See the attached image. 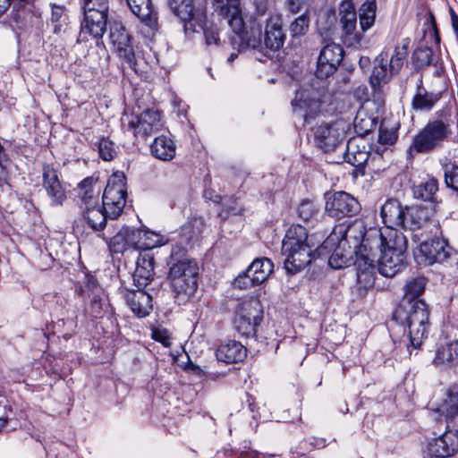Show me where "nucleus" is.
Returning a JSON list of instances; mask_svg holds the SVG:
<instances>
[{
	"instance_id": "f257e3e1",
	"label": "nucleus",
	"mask_w": 458,
	"mask_h": 458,
	"mask_svg": "<svg viewBox=\"0 0 458 458\" xmlns=\"http://www.w3.org/2000/svg\"><path fill=\"white\" fill-rule=\"evenodd\" d=\"M352 240L355 253L365 257V263L377 260L381 253V272L386 277L394 276L404 267L407 239L401 232L388 231L386 234L376 227L367 229L362 219H356L344 230V241Z\"/></svg>"
},
{
	"instance_id": "f03ea898",
	"label": "nucleus",
	"mask_w": 458,
	"mask_h": 458,
	"mask_svg": "<svg viewBox=\"0 0 458 458\" xmlns=\"http://www.w3.org/2000/svg\"><path fill=\"white\" fill-rule=\"evenodd\" d=\"M316 246L310 243L307 230L301 225H292L282 242V254L285 257L284 267L290 274H296L312 260Z\"/></svg>"
},
{
	"instance_id": "7ed1b4c3",
	"label": "nucleus",
	"mask_w": 458,
	"mask_h": 458,
	"mask_svg": "<svg viewBox=\"0 0 458 458\" xmlns=\"http://www.w3.org/2000/svg\"><path fill=\"white\" fill-rule=\"evenodd\" d=\"M186 250L181 246L172 249L168 265L169 281L176 297L187 298L197 289L199 267L195 260L185 259Z\"/></svg>"
},
{
	"instance_id": "20e7f679",
	"label": "nucleus",
	"mask_w": 458,
	"mask_h": 458,
	"mask_svg": "<svg viewBox=\"0 0 458 458\" xmlns=\"http://www.w3.org/2000/svg\"><path fill=\"white\" fill-rule=\"evenodd\" d=\"M394 318L408 327L411 344L419 347L429 327V310L425 301H402L394 313Z\"/></svg>"
},
{
	"instance_id": "39448f33",
	"label": "nucleus",
	"mask_w": 458,
	"mask_h": 458,
	"mask_svg": "<svg viewBox=\"0 0 458 458\" xmlns=\"http://www.w3.org/2000/svg\"><path fill=\"white\" fill-rule=\"evenodd\" d=\"M450 134L447 123L442 120L430 121L412 137L408 155L414 157L419 154H430L442 148Z\"/></svg>"
},
{
	"instance_id": "423d86ee",
	"label": "nucleus",
	"mask_w": 458,
	"mask_h": 458,
	"mask_svg": "<svg viewBox=\"0 0 458 458\" xmlns=\"http://www.w3.org/2000/svg\"><path fill=\"white\" fill-rule=\"evenodd\" d=\"M84 18L81 25L79 41H88L89 38L99 40L106 30L109 1L85 0Z\"/></svg>"
},
{
	"instance_id": "0eeeda50",
	"label": "nucleus",
	"mask_w": 458,
	"mask_h": 458,
	"mask_svg": "<svg viewBox=\"0 0 458 458\" xmlns=\"http://www.w3.org/2000/svg\"><path fill=\"white\" fill-rule=\"evenodd\" d=\"M121 124L124 131L143 139L159 131L164 126L160 112L154 109H147L139 115L125 114L121 118Z\"/></svg>"
},
{
	"instance_id": "6e6552de",
	"label": "nucleus",
	"mask_w": 458,
	"mask_h": 458,
	"mask_svg": "<svg viewBox=\"0 0 458 458\" xmlns=\"http://www.w3.org/2000/svg\"><path fill=\"white\" fill-rule=\"evenodd\" d=\"M126 182L123 173L113 174L104 190L102 206L109 219L117 218L126 204Z\"/></svg>"
},
{
	"instance_id": "1a4fd4ad",
	"label": "nucleus",
	"mask_w": 458,
	"mask_h": 458,
	"mask_svg": "<svg viewBox=\"0 0 458 458\" xmlns=\"http://www.w3.org/2000/svg\"><path fill=\"white\" fill-rule=\"evenodd\" d=\"M228 25L240 39V50L259 49L262 46V24L255 17L246 21L242 13L228 20Z\"/></svg>"
},
{
	"instance_id": "9d476101",
	"label": "nucleus",
	"mask_w": 458,
	"mask_h": 458,
	"mask_svg": "<svg viewBox=\"0 0 458 458\" xmlns=\"http://www.w3.org/2000/svg\"><path fill=\"white\" fill-rule=\"evenodd\" d=\"M361 207L359 201L345 191L326 193V213L335 219L356 216Z\"/></svg>"
},
{
	"instance_id": "9b49d317",
	"label": "nucleus",
	"mask_w": 458,
	"mask_h": 458,
	"mask_svg": "<svg viewBox=\"0 0 458 458\" xmlns=\"http://www.w3.org/2000/svg\"><path fill=\"white\" fill-rule=\"evenodd\" d=\"M109 38L118 55L127 63L130 68L134 69L136 58L131 37L122 22L113 21L110 23Z\"/></svg>"
},
{
	"instance_id": "f8f14e48",
	"label": "nucleus",
	"mask_w": 458,
	"mask_h": 458,
	"mask_svg": "<svg viewBox=\"0 0 458 458\" xmlns=\"http://www.w3.org/2000/svg\"><path fill=\"white\" fill-rule=\"evenodd\" d=\"M344 138V123L343 122L322 123L314 128L315 142L324 152L335 150Z\"/></svg>"
},
{
	"instance_id": "ddd939ff",
	"label": "nucleus",
	"mask_w": 458,
	"mask_h": 458,
	"mask_svg": "<svg viewBox=\"0 0 458 458\" xmlns=\"http://www.w3.org/2000/svg\"><path fill=\"white\" fill-rule=\"evenodd\" d=\"M342 38L347 47H358L361 45L362 34L357 30V13L352 3H344L340 7Z\"/></svg>"
},
{
	"instance_id": "4468645a",
	"label": "nucleus",
	"mask_w": 458,
	"mask_h": 458,
	"mask_svg": "<svg viewBox=\"0 0 458 458\" xmlns=\"http://www.w3.org/2000/svg\"><path fill=\"white\" fill-rule=\"evenodd\" d=\"M420 252L428 264L447 263L456 254L455 250L445 238L436 237L420 245Z\"/></svg>"
},
{
	"instance_id": "2eb2a0df",
	"label": "nucleus",
	"mask_w": 458,
	"mask_h": 458,
	"mask_svg": "<svg viewBox=\"0 0 458 458\" xmlns=\"http://www.w3.org/2000/svg\"><path fill=\"white\" fill-rule=\"evenodd\" d=\"M344 57V49L338 44L328 43L321 49L316 70V76L326 79L332 75L341 64Z\"/></svg>"
},
{
	"instance_id": "dca6fc26",
	"label": "nucleus",
	"mask_w": 458,
	"mask_h": 458,
	"mask_svg": "<svg viewBox=\"0 0 458 458\" xmlns=\"http://www.w3.org/2000/svg\"><path fill=\"white\" fill-rule=\"evenodd\" d=\"M397 199H390L381 208V216L387 229L383 232L386 234L388 231L399 232V228H406V210Z\"/></svg>"
},
{
	"instance_id": "f3484780",
	"label": "nucleus",
	"mask_w": 458,
	"mask_h": 458,
	"mask_svg": "<svg viewBox=\"0 0 458 458\" xmlns=\"http://www.w3.org/2000/svg\"><path fill=\"white\" fill-rule=\"evenodd\" d=\"M457 452L458 437L452 431L444 433L428 444V453L432 457H449Z\"/></svg>"
},
{
	"instance_id": "a211bd4d",
	"label": "nucleus",
	"mask_w": 458,
	"mask_h": 458,
	"mask_svg": "<svg viewBox=\"0 0 458 458\" xmlns=\"http://www.w3.org/2000/svg\"><path fill=\"white\" fill-rule=\"evenodd\" d=\"M336 241H338V245L329 257L328 264L331 267L335 269H340L350 266L352 260L353 250H352L351 248H349V250H345V242L339 240L335 233L331 234L323 242L321 248L327 249L329 245H333Z\"/></svg>"
},
{
	"instance_id": "6ab92c4d",
	"label": "nucleus",
	"mask_w": 458,
	"mask_h": 458,
	"mask_svg": "<svg viewBox=\"0 0 458 458\" xmlns=\"http://www.w3.org/2000/svg\"><path fill=\"white\" fill-rule=\"evenodd\" d=\"M43 186L53 205H63L66 199L65 191L58 179L56 171L47 165L43 167Z\"/></svg>"
},
{
	"instance_id": "aec40b11",
	"label": "nucleus",
	"mask_w": 458,
	"mask_h": 458,
	"mask_svg": "<svg viewBox=\"0 0 458 458\" xmlns=\"http://www.w3.org/2000/svg\"><path fill=\"white\" fill-rule=\"evenodd\" d=\"M123 297L131 311L139 318L146 317L152 310V298L145 291L124 290Z\"/></svg>"
},
{
	"instance_id": "412c9836",
	"label": "nucleus",
	"mask_w": 458,
	"mask_h": 458,
	"mask_svg": "<svg viewBox=\"0 0 458 458\" xmlns=\"http://www.w3.org/2000/svg\"><path fill=\"white\" fill-rule=\"evenodd\" d=\"M101 187L98 185V180L87 177L78 186L77 198L80 209L98 207L99 205V194Z\"/></svg>"
},
{
	"instance_id": "4be33fe9",
	"label": "nucleus",
	"mask_w": 458,
	"mask_h": 458,
	"mask_svg": "<svg viewBox=\"0 0 458 458\" xmlns=\"http://www.w3.org/2000/svg\"><path fill=\"white\" fill-rule=\"evenodd\" d=\"M172 12L184 22V30L196 31L195 21H201L195 13L193 0H169Z\"/></svg>"
},
{
	"instance_id": "5701e85b",
	"label": "nucleus",
	"mask_w": 458,
	"mask_h": 458,
	"mask_svg": "<svg viewBox=\"0 0 458 458\" xmlns=\"http://www.w3.org/2000/svg\"><path fill=\"white\" fill-rule=\"evenodd\" d=\"M377 260L371 264L365 263V257L356 256L355 265L357 266V283L360 288L369 289L374 286L375 283V269L377 264L378 272L386 276L380 269L381 267V253L377 254Z\"/></svg>"
},
{
	"instance_id": "b1692460",
	"label": "nucleus",
	"mask_w": 458,
	"mask_h": 458,
	"mask_svg": "<svg viewBox=\"0 0 458 458\" xmlns=\"http://www.w3.org/2000/svg\"><path fill=\"white\" fill-rule=\"evenodd\" d=\"M285 38L286 35L283 30L281 18L270 17L267 20L264 34L266 47L273 51L279 50L284 46Z\"/></svg>"
},
{
	"instance_id": "393cba45",
	"label": "nucleus",
	"mask_w": 458,
	"mask_h": 458,
	"mask_svg": "<svg viewBox=\"0 0 458 458\" xmlns=\"http://www.w3.org/2000/svg\"><path fill=\"white\" fill-rule=\"evenodd\" d=\"M154 257L148 252L140 253L136 261L133 281L138 287L146 286L154 278Z\"/></svg>"
},
{
	"instance_id": "a878e982",
	"label": "nucleus",
	"mask_w": 458,
	"mask_h": 458,
	"mask_svg": "<svg viewBox=\"0 0 458 458\" xmlns=\"http://www.w3.org/2000/svg\"><path fill=\"white\" fill-rule=\"evenodd\" d=\"M387 53L382 52L376 59L377 64H375L369 78L370 86L375 91H380L381 87L395 75L391 73L390 68L387 69Z\"/></svg>"
},
{
	"instance_id": "bb28decb",
	"label": "nucleus",
	"mask_w": 458,
	"mask_h": 458,
	"mask_svg": "<svg viewBox=\"0 0 458 458\" xmlns=\"http://www.w3.org/2000/svg\"><path fill=\"white\" fill-rule=\"evenodd\" d=\"M246 348L237 341H228L222 344L216 352V359L225 363H236L244 360Z\"/></svg>"
},
{
	"instance_id": "cd10ccee",
	"label": "nucleus",
	"mask_w": 458,
	"mask_h": 458,
	"mask_svg": "<svg viewBox=\"0 0 458 458\" xmlns=\"http://www.w3.org/2000/svg\"><path fill=\"white\" fill-rule=\"evenodd\" d=\"M439 93L428 92L422 85V80L417 87L416 93L411 101V106L416 111H429L440 99Z\"/></svg>"
},
{
	"instance_id": "c85d7f7f",
	"label": "nucleus",
	"mask_w": 458,
	"mask_h": 458,
	"mask_svg": "<svg viewBox=\"0 0 458 458\" xmlns=\"http://www.w3.org/2000/svg\"><path fill=\"white\" fill-rule=\"evenodd\" d=\"M274 269L273 262L267 258H258L248 267L246 269L247 276L249 275L254 284L264 283Z\"/></svg>"
},
{
	"instance_id": "c756f323",
	"label": "nucleus",
	"mask_w": 458,
	"mask_h": 458,
	"mask_svg": "<svg viewBox=\"0 0 458 458\" xmlns=\"http://www.w3.org/2000/svg\"><path fill=\"white\" fill-rule=\"evenodd\" d=\"M175 144L174 140L166 135H161L155 138L150 146L151 154L157 159L163 161L172 160L175 156Z\"/></svg>"
},
{
	"instance_id": "7c9ffc66",
	"label": "nucleus",
	"mask_w": 458,
	"mask_h": 458,
	"mask_svg": "<svg viewBox=\"0 0 458 458\" xmlns=\"http://www.w3.org/2000/svg\"><path fill=\"white\" fill-rule=\"evenodd\" d=\"M294 112H300L305 121L312 118L320 108V103L315 98H309L304 91H298L295 98L292 101Z\"/></svg>"
},
{
	"instance_id": "2f4dec72",
	"label": "nucleus",
	"mask_w": 458,
	"mask_h": 458,
	"mask_svg": "<svg viewBox=\"0 0 458 458\" xmlns=\"http://www.w3.org/2000/svg\"><path fill=\"white\" fill-rule=\"evenodd\" d=\"M82 220L94 231H100L106 225V220L109 218L103 206L85 208L81 209Z\"/></svg>"
},
{
	"instance_id": "473e14b6",
	"label": "nucleus",
	"mask_w": 458,
	"mask_h": 458,
	"mask_svg": "<svg viewBox=\"0 0 458 458\" xmlns=\"http://www.w3.org/2000/svg\"><path fill=\"white\" fill-rule=\"evenodd\" d=\"M438 191V181L435 177L428 176L412 189L413 196L417 199L434 202Z\"/></svg>"
},
{
	"instance_id": "72a5a7b5",
	"label": "nucleus",
	"mask_w": 458,
	"mask_h": 458,
	"mask_svg": "<svg viewBox=\"0 0 458 458\" xmlns=\"http://www.w3.org/2000/svg\"><path fill=\"white\" fill-rule=\"evenodd\" d=\"M130 10L140 21L152 25L154 18V8L150 0H131L127 3Z\"/></svg>"
},
{
	"instance_id": "f704fd0d",
	"label": "nucleus",
	"mask_w": 458,
	"mask_h": 458,
	"mask_svg": "<svg viewBox=\"0 0 458 458\" xmlns=\"http://www.w3.org/2000/svg\"><path fill=\"white\" fill-rule=\"evenodd\" d=\"M410 42L409 38H403L400 44L394 47L389 61V68L392 74L397 75L403 68L408 55Z\"/></svg>"
},
{
	"instance_id": "c9c22d12",
	"label": "nucleus",
	"mask_w": 458,
	"mask_h": 458,
	"mask_svg": "<svg viewBox=\"0 0 458 458\" xmlns=\"http://www.w3.org/2000/svg\"><path fill=\"white\" fill-rule=\"evenodd\" d=\"M236 314L250 318L254 321H261L263 318L262 305L257 298L244 300L239 304Z\"/></svg>"
},
{
	"instance_id": "e433bc0d",
	"label": "nucleus",
	"mask_w": 458,
	"mask_h": 458,
	"mask_svg": "<svg viewBox=\"0 0 458 458\" xmlns=\"http://www.w3.org/2000/svg\"><path fill=\"white\" fill-rule=\"evenodd\" d=\"M140 240V229L124 227L113 237L112 242L114 246L123 242L124 247L128 246L139 249Z\"/></svg>"
},
{
	"instance_id": "4c0bfd02",
	"label": "nucleus",
	"mask_w": 458,
	"mask_h": 458,
	"mask_svg": "<svg viewBox=\"0 0 458 458\" xmlns=\"http://www.w3.org/2000/svg\"><path fill=\"white\" fill-rule=\"evenodd\" d=\"M433 364L440 369H445L456 365L454 351L453 349V341L437 350Z\"/></svg>"
},
{
	"instance_id": "58836bf2",
	"label": "nucleus",
	"mask_w": 458,
	"mask_h": 458,
	"mask_svg": "<svg viewBox=\"0 0 458 458\" xmlns=\"http://www.w3.org/2000/svg\"><path fill=\"white\" fill-rule=\"evenodd\" d=\"M377 3L376 0H366L360 8V26L362 31L370 29L376 20Z\"/></svg>"
},
{
	"instance_id": "ea45409f",
	"label": "nucleus",
	"mask_w": 458,
	"mask_h": 458,
	"mask_svg": "<svg viewBox=\"0 0 458 458\" xmlns=\"http://www.w3.org/2000/svg\"><path fill=\"white\" fill-rule=\"evenodd\" d=\"M427 280L425 277H415L407 281L404 285V296L402 301H415L423 293Z\"/></svg>"
},
{
	"instance_id": "a19ab883",
	"label": "nucleus",
	"mask_w": 458,
	"mask_h": 458,
	"mask_svg": "<svg viewBox=\"0 0 458 458\" xmlns=\"http://www.w3.org/2000/svg\"><path fill=\"white\" fill-rule=\"evenodd\" d=\"M439 411L448 417H454L458 414V386H454L449 388L446 397L439 407Z\"/></svg>"
},
{
	"instance_id": "79ce46f5",
	"label": "nucleus",
	"mask_w": 458,
	"mask_h": 458,
	"mask_svg": "<svg viewBox=\"0 0 458 458\" xmlns=\"http://www.w3.org/2000/svg\"><path fill=\"white\" fill-rule=\"evenodd\" d=\"M216 12L227 21L241 13L240 4L236 0H214Z\"/></svg>"
},
{
	"instance_id": "37998d69",
	"label": "nucleus",
	"mask_w": 458,
	"mask_h": 458,
	"mask_svg": "<svg viewBox=\"0 0 458 458\" xmlns=\"http://www.w3.org/2000/svg\"><path fill=\"white\" fill-rule=\"evenodd\" d=\"M260 324V321H254L250 318H245L244 316L237 315L234 318V326L236 330L242 336L250 337L255 336L257 332V327Z\"/></svg>"
},
{
	"instance_id": "c03bdc74",
	"label": "nucleus",
	"mask_w": 458,
	"mask_h": 458,
	"mask_svg": "<svg viewBox=\"0 0 458 458\" xmlns=\"http://www.w3.org/2000/svg\"><path fill=\"white\" fill-rule=\"evenodd\" d=\"M377 119L368 116L363 111H359L354 119L355 131L360 135H366L377 127Z\"/></svg>"
},
{
	"instance_id": "a18cd8bd",
	"label": "nucleus",
	"mask_w": 458,
	"mask_h": 458,
	"mask_svg": "<svg viewBox=\"0 0 458 458\" xmlns=\"http://www.w3.org/2000/svg\"><path fill=\"white\" fill-rule=\"evenodd\" d=\"M397 128L389 121L382 120L379 127L378 141L383 145H393L397 140Z\"/></svg>"
},
{
	"instance_id": "49530a36",
	"label": "nucleus",
	"mask_w": 458,
	"mask_h": 458,
	"mask_svg": "<svg viewBox=\"0 0 458 458\" xmlns=\"http://www.w3.org/2000/svg\"><path fill=\"white\" fill-rule=\"evenodd\" d=\"M412 62L416 68H422L433 64V51L428 47H419L412 54Z\"/></svg>"
},
{
	"instance_id": "de8ad7c7",
	"label": "nucleus",
	"mask_w": 458,
	"mask_h": 458,
	"mask_svg": "<svg viewBox=\"0 0 458 458\" xmlns=\"http://www.w3.org/2000/svg\"><path fill=\"white\" fill-rule=\"evenodd\" d=\"M310 15L309 13L306 12L297 17L291 24H290V33L293 38L304 36L310 27Z\"/></svg>"
},
{
	"instance_id": "09e8293b",
	"label": "nucleus",
	"mask_w": 458,
	"mask_h": 458,
	"mask_svg": "<svg viewBox=\"0 0 458 458\" xmlns=\"http://www.w3.org/2000/svg\"><path fill=\"white\" fill-rule=\"evenodd\" d=\"M443 169L445 185L458 191V165L449 162L443 165Z\"/></svg>"
},
{
	"instance_id": "8fccbe9b",
	"label": "nucleus",
	"mask_w": 458,
	"mask_h": 458,
	"mask_svg": "<svg viewBox=\"0 0 458 458\" xmlns=\"http://www.w3.org/2000/svg\"><path fill=\"white\" fill-rule=\"evenodd\" d=\"M199 26L203 30L205 41L208 46H218L220 44L219 28L217 25L206 22L203 26L200 24Z\"/></svg>"
},
{
	"instance_id": "3c124183",
	"label": "nucleus",
	"mask_w": 458,
	"mask_h": 458,
	"mask_svg": "<svg viewBox=\"0 0 458 458\" xmlns=\"http://www.w3.org/2000/svg\"><path fill=\"white\" fill-rule=\"evenodd\" d=\"M146 242L143 243L146 250L160 247L168 242V239L165 236L148 230H146Z\"/></svg>"
},
{
	"instance_id": "603ef678",
	"label": "nucleus",
	"mask_w": 458,
	"mask_h": 458,
	"mask_svg": "<svg viewBox=\"0 0 458 458\" xmlns=\"http://www.w3.org/2000/svg\"><path fill=\"white\" fill-rule=\"evenodd\" d=\"M318 213V209L316 208L315 204L310 200H303L298 208L299 216L304 221L310 220L316 216Z\"/></svg>"
},
{
	"instance_id": "864d4df0",
	"label": "nucleus",
	"mask_w": 458,
	"mask_h": 458,
	"mask_svg": "<svg viewBox=\"0 0 458 458\" xmlns=\"http://www.w3.org/2000/svg\"><path fill=\"white\" fill-rule=\"evenodd\" d=\"M98 152L100 157L105 161H110L116 156L114 143L106 139H102L99 141Z\"/></svg>"
},
{
	"instance_id": "5fc2aeb1",
	"label": "nucleus",
	"mask_w": 458,
	"mask_h": 458,
	"mask_svg": "<svg viewBox=\"0 0 458 458\" xmlns=\"http://www.w3.org/2000/svg\"><path fill=\"white\" fill-rule=\"evenodd\" d=\"M66 17L62 6L53 5L51 21L55 23V32H58L63 23H65Z\"/></svg>"
},
{
	"instance_id": "6e6d98bb",
	"label": "nucleus",
	"mask_w": 458,
	"mask_h": 458,
	"mask_svg": "<svg viewBox=\"0 0 458 458\" xmlns=\"http://www.w3.org/2000/svg\"><path fill=\"white\" fill-rule=\"evenodd\" d=\"M345 161L352 164L354 166L361 165L367 159V154L364 152H360L356 156L355 153L351 151V147L348 145L347 153L344 157Z\"/></svg>"
},
{
	"instance_id": "4d7b16f0",
	"label": "nucleus",
	"mask_w": 458,
	"mask_h": 458,
	"mask_svg": "<svg viewBox=\"0 0 458 458\" xmlns=\"http://www.w3.org/2000/svg\"><path fill=\"white\" fill-rule=\"evenodd\" d=\"M89 315L93 318H98L103 312V301L99 296H93L88 308Z\"/></svg>"
},
{
	"instance_id": "13d9d810",
	"label": "nucleus",
	"mask_w": 458,
	"mask_h": 458,
	"mask_svg": "<svg viewBox=\"0 0 458 458\" xmlns=\"http://www.w3.org/2000/svg\"><path fill=\"white\" fill-rule=\"evenodd\" d=\"M152 338L160 342L164 346L168 347L171 345V337L167 329L155 328L152 331Z\"/></svg>"
},
{
	"instance_id": "bf43d9fd",
	"label": "nucleus",
	"mask_w": 458,
	"mask_h": 458,
	"mask_svg": "<svg viewBox=\"0 0 458 458\" xmlns=\"http://www.w3.org/2000/svg\"><path fill=\"white\" fill-rule=\"evenodd\" d=\"M233 284L236 288L247 289L259 284H254L250 276H247V271L245 270L234 279Z\"/></svg>"
},
{
	"instance_id": "052dcab7",
	"label": "nucleus",
	"mask_w": 458,
	"mask_h": 458,
	"mask_svg": "<svg viewBox=\"0 0 458 458\" xmlns=\"http://www.w3.org/2000/svg\"><path fill=\"white\" fill-rule=\"evenodd\" d=\"M309 0H287V6L290 13L296 14Z\"/></svg>"
},
{
	"instance_id": "680f3d73",
	"label": "nucleus",
	"mask_w": 458,
	"mask_h": 458,
	"mask_svg": "<svg viewBox=\"0 0 458 458\" xmlns=\"http://www.w3.org/2000/svg\"><path fill=\"white\" fill-rule=\"evenodd\" d=\"M8 162H9L8 158L0 160V185L1 186L4 185V183H7L8 174H9L8 169H7Z\"/></svg>"
},
{
	"instance_id": "e2e57ef3",
	"label": "nucleus",
	"mask_w": 458,
	"mask_h": 458,
	"mask_svg": "<svg viewBox=\"0 0 458 458\" xmlns=\"http://www.w3.org/2000/svg\"><path fill=\"white\" fill-rule=\"evenodd\" d=\"M450 15L452 20V26L455 32L456 38L458 41V15L455 13L453 8H450Z\"/></svg>"
},
{
	"instance_id": "0e129e2a",
	"label": "nucleus",
	"mask_w": 458,
	"mask_h": 458,
	"mask_svg": "<svg viewBox=\"0 0 458 458\" xmlns=\"http://www.w3.org/2000/svg\"><path fill=\"white\" fill-rule=\"evenodd\" d=\"M267 10V0L261 1L256 4V12L259 15L262 16L266 13Z\"/></svg>"
},
{
	"instance_id": "69168bd1",
	"label": "nucleus",
	"mask_w": 458,
	"mask_h": 458,
	"mask_svg": "<svg viewBox=\"0 0 458 458\" xmlns=\"http://www.w3.org/2000/svg\"><path fill=\"white\" fill-rule=\"evenodd\" d=\"M140 247H139V250H146L145 246H143V243L146 242V230H141L140 229Z\"/></svg>"
},
{
	"instance_id": "338daca9",
	"label": "nucleus",
	"mask_w": 458,
	"mask_h": 458,
	"mask_svg": "<svg viewBox=\"0 0 458 458\" xmlns=\"http://www.w3.org/2000/svg\"><path fill=\"white\" fill-rule=\"evenodd\" d=\"M12 0H0V13H4L11 4Z\"/></svg>"
},
{
	"instance_id": "774afa93",
	"label": "nucleus",
	"mask_w": 458,
	"mask_h": 458,
	"mask_svg": "<svg viewBox=\"0 0 458 458\" xmlns=\"http://www.w3.org/2000/svg\"><path fill=\"white\" fill-rule=\"evenodd\" d=\"M453 349L454 351L455 363L458 364V340L453 341Z\"/></svg>"
}]
</instances>
